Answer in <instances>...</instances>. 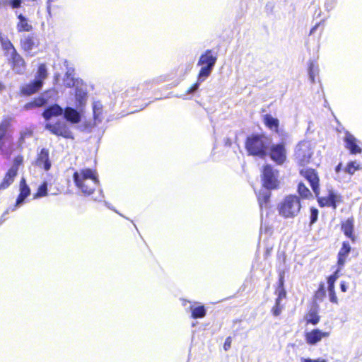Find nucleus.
Segmentation results:
<instances>
[{"label": "nucleus", "instance_id": "36", "mask_svg": "<svg viewBox=\"0 0 362 362\" xmlns=\"http://www.w3.org/2000/svg\"><path fill=\"white\" fill-rule=\"evenodd\" d=\"M47 194V184L43 182L37 188V192L33 194L35 199L45 197Z\"/></svg>", "mask_w": 362, "mask_h": 362}, {"label": "nucleus", "instance_id": "16", "mask_svg": "<svg viewBox=\"0 0 362 362\" xmlns=\"http://www.w3.org/2000/svg\"><path fill=\"white\" fill-rule=\"evenodd\" d=\"M35 165L45 171H48L51 168L52 163L49 159V151L47 148H43L37 153L35 160Z\"/></svg>", "mask_w": 362, "mask_h": 362}, {"label": "nucleus", "instance_id": "23", "mask_svg": "<svg viewBox=\"0 0 362 362\" xmlns=\"http://www.w3.org/2000/svg\"><path fill=\"white\" fill-rule=\"evenodd\" d=\"M272 193L269 189L259 190L257 194V199L260 209H267L269 206Z\"/></svg>", "mask_w": 362, "mask_h": 362}, {"label": "nucleus", "instance_id": "50", "mask_svg": "<svg viewBox=\"0 0 362 362\" xmlns=\"http://www.w3.org/2000/svg\"><path fill=\"white\" fill-rule=\"evenodd\" d=\"M281 288H284V276L283 274L280 275L278 281V289Z\"/></svg>", "mask_w": 362, "mask_h": 362}, {"label": "nucleus", "instance_id": "9", "mask_svg": "<svg viewBox=\"0 0 362 362\" xmlns=\"http://www.w3.org/2000/svg\"><path fill=\"white\" fill-rule=\"evenodd\" d=\"M317 202L321 208L330 207L335 210L337 204L343 202L342 196L337 194L333 189H328V194L325 197H320V194L315 195Z\"/></svg>", "mask_w": 362, "mask_h": 362}, {"label": "nucleus", "instance_id": "32", "mask_svg": "<svg viewBox=\"0 0 362 362\" xmlns=\"http://www.w3.org/2000/svg\"><path fill=\"white\" fill-rule=\"evenodd\" d=\"M297 192L299 194L300 199H309L312 197V193L306 185L303 182H300L298 184Z\"/></svg>", "mask_w": 362, "mask_h": 362}, {"label": "nucleus", "instance_id": "41", "mask_svg": "<svg viewBox=\"0 0 362 362\" xmlns=\"http://www.w3.org/2000/svg\"><path fill=\"white\" fill-rule=\"evenodd\" d=\"M79 83L78 79L74 78L71 74H66L64 78V84L66 87L74 88Z\"/></svg>", "mask_w": 362, "mask_h": 362}, {"label": "nucleus", "instance_id": "14", "mask_svg": "<svg viewBox=\"0 0 362 362\" xmlns=\"http://www.w3.org/2000/svg\"><path fill=\"white\" fill-rule=\"evenodd\" d=\"M354 222V218L351 216L340 223L341 232L352 243H355L357 241V236L355 234Z\"/></svg>", "mask_w": 362, "mask_h": 362}, {"label": "nucleus", "instance_id": "28", "mask_svg": "<svg viewBox=\"0 0 362 362\" xmlns=\"http://www.w3.org/2000/svg\"><path fill=\"white\" fill-rule=\"evenodd\" d=\"M143 90L144 88L141 87L133 86L126 90L125 95L133 99H139L144 96Z\"/></svg>", "mask_w": 362, "mask_h": 362}, {"label": "nucleus", "instance_id": "19", "mask_svg": "<svg viewBox=\"0 0 362 362\" xmlns=\"http://www.w3.org/2000/svg\"><path fill=\"white\" fill-rule=\"evenodd\" d=\"M340 276V273L335 271L333 274L327 277V291L329 297V300L334 304H338V298L335 292V282Z\"/></svg>", "mask_w": 362, "mask_h": 362}, {"label": "nucleus", "instance_id": "45", "mask_svg": "<svg viewBox=\"0 0 362 362\" xmlns=\"http://www.w3.org/2000/svg\"><path fill=\"white\" fill-rule=\"evenodd\" d=\"M23 0H8V4L12 9L19 8L22 6Z\"/></svg>", "mask_w": 362, "mask_h": 362}, {"label": "nucleus", "instance_id": "53", "mask_svg": "<svg viewBox=\"0 0 362 362\" xmlns=\"http://www.w3.org/2000/svg\"><path fill=\"white\" fill-rule=\"evenodd\" d=\"M317 26H318V24H316L314 27H313L311 28V30L310 31V35L313 34L315 32V30L317 29Z\"/></svg>", "mask_w": 362, "mask_h": 362}, {"label": "nucleus", "instance_id": "7", "mask_svg": "<svg viewBox=\"0 0 362 362\" xmlns=\"http://www.w3.org/2000/svg\"><path fill=\"white\" fill-rule=\"evenodd\" d=\"M267 156L276 165H283L287 160L286 144L281 141L276 144L269 145Z\"/></svg>", "mask_w": 362, "mask_h": 362}, {"label": "nucleus", "instance_id": "35", "mask_svg": "<svg viewBox=\"0 0 362 362\" xmlns=\"http://www.w3.org/2000/svg\"><path fill=\"white\" fill-rule=\"evenodd\" d=\"M361 168L362 166L356 160L350 161L346 165L345 172L349 175H354L356 171L359 170Z\"/></svg>", "mask_w": 362, "mask_h": 362}, {"label": "nucleus", "instance_id": "54", "mask_svg": "<svg viewBox=\"0 0 362 362\" xmlns=\"http://www.w3.org/2000/svg\"><path fill=\"white\" fill-rule=\"evenodd\" d=\"M5 88H6L5 85L2 82L0 81V92L4 90Z\"/></svg>", "mask_w": 362, "mask_h": 362}, {"label": "nucleus", "instance_id": "11", "mask_svg": "<svg viewBox=\"0 0 362 362\" xmlns=\"http://www.w3.org/2000/svg\"><path fill=\"white\" fill-rule=\"evenodd\" d=\"M45 129L57 136H61L65 139H74L72 132L64 122L57 121L54 123H47L45 124Z\"/></svg>", "mask_w": 362, "mask_h": 362}, {"label": "nucleus", "instance_id": "21", "mask_svg": "<svg viewBox=\"0 0 362 362\" xmlns=\"http://www.w3.org/2000/svg\"><path fill=\"white\" fill-rule=\"evenodd\" d=\"M47 98L44 95L41 94L26 103L23 106V109L25 110H31L40 108L45 107L47 104Z\"/></svg>", "mask_w": 362, "mask_h": 362}, {"label": "nucleus", "instance_id": "22", "mask_svg": "<svg viewBox=\"0 0 362 362\" xmlns=\"http://www.w3.org/2000/svg\"><path fill=\"white\" fill-rule=\"evenodd\" d=\"M62 114V107L57 104H54L45 108L42 112V115L45 120H49L52 117L61 116Z\"/></svg>", "mask_w": 362, "mask_h": 362}, {"label": "nucleus", "instance_id": "42", "mask_svg": "<svg viewBox=\"0 0 362 362\" xmlns=\"http://www.w3.org/2000/svg\"><path fill=\"white\" fill-rule=\"evenodd\" d=\"M206 78L205 77L200 78L199 74L197 75V81L193 83L186 91L187 94H191L197 90L200 83L204 81Z\"/></svg>", "mask_w": 362, "mask_h": 362}, {"label": "nucleus", "instance_id": "34", "mask_svg": "<svg viewBox=\"0 0 362 362\" xmlns=\"http://www.w3.org/2000/svg\"><path fill=\"white\" fill-rule=\"evenodd\" d=\"M23 163V156L22 155H18L13 158L12 166L8 170L17 175L18 168Z\"/></svg>", "mask_w": 362, "mask_h": 362}, {"label": "nucleus", "instance_id": "47", "mask_svg": "<svg viewBox=\"0 0 362 362\" xmlns=\"http://www.w3.org/2000/svg\"><path fill=\"white\" fill-rule=\"evenodd\" d=\"M76 98H78L79 103L82 104L86 98V93L85 92H81L80 90H77L76 92Z\"/></svg>", "mask_w": 362, "mask_h": 362}, {"label": "nucleus", "instance_id": "48", "mask_svg": "<svg viewBox=\"0 0 362 362\" xmlns=\"http://www.w3.org/2000/svg\"><path fill=\"white\" fill-rule=\"evenodd\" d=\"M231 342H232V339L230 337H228L226 340H225V342L223 344V349L225 351H228L230 349L231 347Z\"/></svg>", "mask_w": 362, "mask_h": 362}, {"label": "nucleus", "instance_id": "10", "mask_svg": "<svg viewBox=\"0 0 362 362\" xmlns=\"http://www.w3.org/2000/svg\"><path fill=\"white\" fill-rule=\"evenodd\" d=\"M299 174L308 182L315 195L320 194V177L318 172L315 169L302 167L299 170Z\"/></svg>", "mask_w": 362, "mask_h": 362}, {"label": "nucleus", "instance_id": "6", "mask_svg": "<svg viewBox=\"0 0 362 362\" xmlns=\"http://www.w3.org/2000/svg\"><path fill=\"white\" fill-rule=\"evenodd\" d=\"M217 54L215 53L212 49H206L199 57L197 66H201L199 71V77H205L207 78L217 61Z\"/></svg>", "mask_w": 362, "mask_h": 362}, {"label": "nucleus", "instance_id": "17", "mask_svg": "<svg viewBox=\"0 0 362 362\" xmlns=\"http://www.w3.org/2000/svg\"><path fill=\"white\" fill-rule=\"evenodd\" d=\"M345 148L349 151L351 155L360 154L362 152V148L359 145V141L351 134L347 132L344 139Z\"/></svg>", "mask_w": 362, "mask_h": 362}, {"label": "nucleus", "instance_id": "20", "mask_svg": "<svg viewBox=\"0 0 362 362\" xmlns=\"http://www.w3.org/2000/svg\"><path fill=\"white\" fill-rule=\"evenodd\" d=\"M39 44L38 38L33 34L28 35L20 40L21 49L26 52H30L34 48L37 47Z\"/></svg>", "mask_w": 362, "mask_h": 362}, {"label": "nucleus", "instance_id": "49", "mask_svg": "<svg viewBox=\"0 0 362 362\" xmlns=\"http://www.w3.org/2000/svg\"><path fill=\"white\" fill-rule=\"evenodd\" d=\"M301 362H327V360L322 358H318L317 359L303 358Z\"/></svg>", "mask_w": 362, "mask_h": 362}, {"label": "nucleus", "instance_id": "31", "mask_svg": "<svg viewBox=\"0 0 362 362\" xmlns=\"http://www.w3.org/2000/svg\"><path fill=\"white\" fill-rule=\"evenodd\" d=\"M47 76L48 71L46 64L45 63L39 64L35 80L44 83V80L46 79Z\"/></svg>", "mask_w": 362, "mask_h": 362}, {"label": "nucleus", "instance_id": "55", "mask_svg": "<svg viewBox=\"0 0 362 362\" xmlns=\"http://www.w3.org/2000/svg\"><path fill=\"white\" fill-rule=\"evenodd\" d=\"M54 0H47V4H49L51 2L54 1Z\"/></svg>", "mask_w": 362, "mask_h": 362}, {"label": "nucleus", "instance_id": "52", "mask_svg": "<svg viewBox=\"0 0 362 362\" xmlns=\"http://www.w3.org/2000/svg\"><path fill=\"white\" fill-rule=\"evenodd\" d=\"M272 247H268L266 249V251H265V254L264 255L266 257H268L270 255L271 252H272Z\"/></svg>", "mask_w": 362, "mask_h": 362}, {"label": "nucleus", "instance_id": "3", "mask_svg": "<svg viewBox=\"0 0 362 362\" xmlns=\"http://www.w3.org/2000/svg\"><path fill=\"white\" fill-rule=\"evenodd\" d=\"M302 205L300 197L296 194L285 196L277 205L279 215L284 218H293L298 215Z\"/></svg>", "mask_w": 362, "mask_h": 362}, {"label": "nucleus", "instance_id": "46", "mask_svg": "<svg viewBox=\"0 0 362 362\" xmlns=\"http://www.w3.org/2000/svg\"><path fill=\"white\" fill-rule=\"evenodd\" d=\"M276 293H277V297L275 299V300H276V301L281 302V300L286 297V291L284 288L278 289V291H276Z\"/></svg>", "mask_w": 362, "mask_h": 362}, {"label": "nucleus", "instance_id": "2", "mask_svg": "<svg viewBox=\"0 0 362 362\" xmlns=\"http://www.w3.org/2000/svg\"><path fill=\"white\" fill-rule=\"evenodd\" d=\"M269 138L263 133H252L245 140L244 146L248 156L264 158L267 156Z\"/></svg>", "mask_w": 362, "mask_h": 362}, {"label": "nucleus", "instance_id": "25", "mask_svg": "<svg viewBox=\"0 0 362 362\" xmlns=\"http://www.w3.org/2000/svg\"><path fill=\"white\" fill-rule=\"evenodd\" d=\"M18 21L16 25L18 32H30L33 30V25L29 23L28 19L22 13L17 15Z\"/></svg>", "mask_w": 362, "mask_h": 362}, {"label": "nucleus", "instance_id": "44", "mask_svg": "<svg viewBox=\"0 0 362 362\" xmlns=\"http://www.w3.org/2000/svg\"><path fill=\"white\" fill-rule=\"evenodd\" d=\"M310 225L314 224L318 218L319 211L315 207H311L310 209Z\"/></svg>", "mask_w": 362, "mask_h": 362}, {"label": "nucleus", "instance_id": "4", "mask_svg": "<svg viewBox=\"0 0 362 362\" xmlns=\"http://www.w3.org/2000/svg\"><path fill=\"white\" fill-rule=\"evenodd\" d=\"M315 146L311 141L303 140L299 141L294 148L293 159L300 167L309 165L313 158Z\"/></svg>", "mask_w": 362, "mask_h": 362}, {"label": "nucleus", "instance_id": "38", "mask_svg": "<svg viewBox=\"0 0 362 362\" xmlns=\"http://www.w3.org/2000/svg\"><path fill=\"white\" fill-rule=\"evenodd\" d=\"M30 135V134L27 132H21L20 133V135H19V137L18 139V143L16 145L15 144L16 151V150H19V151L23 150V144L25 143V139Z\"/></svg>", "mask_w": 362, "mask_h": 362}, {"label": "nucleus", "instance_id": "13", "mask_svg": "<svg viewBox=\"0 0 362 362\" xmlns=\"http://www.w3.org/2000/svg\"><path fill=\"white\" fill-rule=\"evenodd\" d=\"M351 251V246L348 241H343L337 256V269L340 273L348 260L349 255Z\"/></svg>", "mask_w": 362, "mask_h": 362}, {"label": "nucleus", "instance_id": "39", "mask_svg": "<svg viewBox=\"0 0 362 362\" xmlns=\"http://www.w3.org/2000/svg\"><path fill=\"white\" fill-rule=\"evenodd\" d=\"M308 74L311 83H314L315 77L318 74V68L313 62H310L309 64Z\"/></svg>", "mask_w": 362, "mask_h": 362}, {"label": "nucleus", "instance_id": "30", "mask_svg": "<svg viewBox=\"0 0 362 362\" xmlns=\"http://www.w3.org/2000/svg\"><path fill=\"white\" fill-rule=\"evenodd\" d=\"M17 175L7 170L2 181L0 183V191L7 189L14 181Z\"/></svg>", "mask_w": 362, "mask_h": 362}, {"label": "nucleus", "instance_id": "1", "mask_svg": "<svg viewBox=\"0 0 362 362\" xmlns=\"http://www.w3.org/2000/svg\"><path fill=\"white\" fill-rule=\"evenodd\" d=\"M73 180L76 187L85 196L91 195L99 186L96 170L88 168L75 171L73 174Z\"/></svg>", "mask_w": 362, "mask_h": 362}, {"label": "nucleus", "instance_id": "51", "mask_svg": "<svg viewBox=\"0 0 362 362\" xmlns=\"http://www.w3.org/2000/svg\"><path fill=\"white\" fill-rule=\"evenodd\" d=\"M340 289L342 292H346L348 289V283L345 281H341L340 282Z\"/></svg>", "mask_w": 362, "mask_h": 362}, {"label": "nucleus", "instance_id": "15", "mask_svg": "<svg viewBox=\"0 0 362 362\" xmlns=\"http://www.w3.org/2000/svg\"><path fill=\"white\" fill-rule=\"evenodd\" d=\"M329 332H322L315 328L305 333V339L308 344L312 346L317 344L322 339L329 337Z\"/></svg>", "mask_w": 362, "mask_h": 362}, {"label": "nucleus", "instance_id": "33", "mask_svg": "<svg viewBox=\"0 0 362 362\" xmlns=\"http://www.w3.org/2000/svg\"><path fill=\"white\" fill-rule=\"evenodd\" d=\"M191 317L194 319L202 318L206 314V308L204 305H199L194 308L191 307Z\"/></svg>", "mask_w": 362, "mask_h": 362}, {"label": "nucleus", "instance_id": "29", "mask_svg": "<svg viewBox=\"0 0 362 362\" xmlns=\"http://www.w3.org/2000/svg\"><path fill=\"white\" fill-rule=\"evenodd\" d=\"M305 322L306 325H316L320 321V316L318 314L317 309H313L309 310V312L305 315Z\"/></svg>", "mask_w": 362, "mask_h": 362}, {"label": "nucleus", "instance_id": "37", "mask_svg": "<svg viewBox=\"0 0 362 362\" xmlns=\"http://www.w3.org/2000/svg\"><path fill=\"white\" fill-rule=\"evenodd\" d=\"M1 44L2 49L6 52H10V53H11V52H13V50L17 51L16 49L15 48V47L13 46V45L12 44V42H11V40L7 38L6 39L1 38Z\"/></svg>", "mask_w": 362, "mask_h": 362}, {"label": "nucleus", "instance_id": "24", "mask_svg": "<svg viewBox=\"0 0 362 362\" xmlns=\"http://www.w3.org/2000/svg\"><path fill=\"white\" fill-rule=\"evenodd\" d=\"M19 187L20 193L16 199V205H18L23 202L24 200L30 194V189L24 178L21 180Z\"/></svg>", "mask_w": 362, "mask_h": 362}, {"label": "nucleus", "instance_id": "8", "mask_svg": "<svg viewBox=\"0 0 362 362\" xmlns=\"http://www.w3.org/2000/svg\"><path fill=\"white\" fill-rule=\"evenodd\" d=\"M278 171L274 170L273 166L270 164L263 165L262 170L261 178L263 186L267 189H276L279 186V181L277 179Z\"/></svg>", "mask_w": 362, "mask_h": 362}, {"label": "nucleus", "instance_id": "5", "mask_svg": "<svg viewBox=\"0 0 362 362\" xmlns=\"http://www.w3.org/2000/svg\"><path fill=\"white\" fill-rule=\"evenodd\" d=\"M11 122L12 118L10 117L3 118L0 122V151L8 156L16 151L13 138L8 133Z\"/></svg>", "mask_w": 362, "mask_h": 362}, {"label": "nucleus", "instance_id": "12", "mask_svg": "<svg viewBox=\"0 0 362 362\" xmlns=\"http://www.w3.org/2000/svg\"><path fill=\"white\" fill-rule=\"evenodd\" d=\"M9 64L11 69L17 74L22 75L26 70V62L23 57L17 52L10 53Z\"/></svg>", "mask_w": 362, "mask_h": 362}, {"label": "nucleus", "instance_id": "27", "mask_svg": "<svg viewBox=\"0 0 362 362\" xmlns=\"http://www.w3.org/2000/svg\"><path fill=\"white\" fill-rule=\"evenodd\" d=\"M263 122L268 129L274 131L276 134L279 133V121L278 119L273 117L269 114H267L263 117Z\"/></svg>", "mask_w": 362, "mask_h": 362}, {"label": "nucleus", "instance_id": "43", "mask_svg": "<svg viewBox=\"0 0 362 362\" xmlns=\"http://www.w3.org/2000/svg\"><path fill=\"white\" fill-rule=\"evenodd\" d=\"M284 306L281 305L280 301L275 300V303L271 309L272 315L277 317L281 315Z\"/></svg>", "mask_w": 362, "mask_h": 362}, {"label": "nucleus", "instance_id": "40", "mask_svg": "<svg viewBox=\"0 0 362 362\" xmlns=\"http://www.w3.org/2000/svg\"><path fill=\"white\" fill-rule=\"evenodd\" d=\"M326 296L325 286L323 283L319 284V287L314 293V298L318 300H322Z\"/></svg>", "mask_w": 362, "mask_h": 362}, {"label": "nucleus", "instance_id": "18", "mask_svg": "<svg viewBox=\"0 0 362 362\" xmlns=\"http://www.w3.org/2000/svg\"><path fill=\"white\" fill-rule=\"evenodd\" d=\"M43 83L35 79L21 86L19 93L23 96H30L38 93L42 88Z\"/></svg>", "mask_w": 362, "mask_h": 362}, {"label": "nucleus", "instance_id": "26", "mask_svg": "<svg viewBox=\"0 0 362 362\" xmlns=\"http://www.w3.org/2000/svg\"><path fill=\"white\" fill-rule=\"evenodd\" d=\"M63 112L64 117L67 121L73 124H77L81 121V115L75 109L71 107H66Z\"/></svg>", "mask_w": 362, "mask_h": 362}]
</instances>
